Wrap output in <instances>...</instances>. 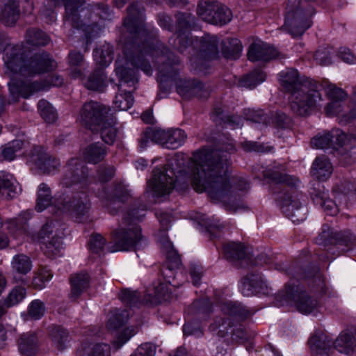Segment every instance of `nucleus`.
<instances>
[{
	"instance_id": "obj_1",
	"label": "nucleus",
	"mask_w": 356,
	"mask_h": 356,
	"mask_svg": "<svg viewBox=\"0 0 356 356\" xmlns=\"http://www.w3.org/2000/svg\"><path fill=\"white\" fill-rule=\"evenodd\" d=\"M127 10L121 35L124 54L133 66L150 75L152 68L145 55L154 57L158 43L163 42L157 38L156 30L144 22L145 8L140 3H132Z\"/></svg>"
},
{
	"instance_id": "obj_2",
	"label": "nucleus",
	"mask_w": 356,
	"mask_h": 356,
	"mask_svg": "<svg viewBox=\"0 0 356 356\" xmlns=\"http://www.w3.org/2000/svg\"><path fill=\"white\" fill-rule=\"evenodd\" d=\"M195 167L192 186L197 192L207 191L211 199L222 197V149L221 144L202 147L193 154Z\"/></svg>"
},
{
	"instance_id": "obj_3",
	"label": "nucleus",
	"mask_w": 356,
	"mask_h": 356,
	"mask_svg": "<svg viewBox=\"0 0 356 356\" xmlns=\"http://www.w3.org/2000/svg\"><path fill=\"white\" fill-rule=\"evenodd\" d=\"M153 62L156 67L157 81L163 92H168L175 83L177 93L183 98L189 99L193 97L201 98L204 86L197 79H186L179 77L180 60L163 43H158Z\"/></svg>"
},
{
	"instance_id": "obj_4",
	"label": "nucleus",
	"mask_w": 356,
	"mask_h": 356,
	"mask_svg": "<svg viewBox=\"0 0 356 356\" xmlns=\"http://www.w3.org/2000/svg\"><path fill=\"white\" fill-rule=\"evenodd\" d=\"M279 81L282 88L291 93V108L296 114L307 115L323 105L324 99L318 92V83L314 81L302 82L296 70L282 71L279 74Z\"/></svg>"
},
{
	"instance_id": "obj_5",
	"label": "nucleus",
	"mask_w": 356,
	"mask_h": 356,
	"mask_svg": "<svg viewBox=\"0 0 356 356\" xmlns=\"http://www.w3.org/2000/svg\"><path fill=\"white\" fill-rule=\"evenodd\" d=\"M51 6H59L63 3L65 6L63 15V26L82 30L86 38V47L92 38L96 37L100 27L97 22L101 13L107 14L108 7L103 4L83 7L84 0H47Z\"/></svg>"
},
{
	"instance_id": "obj_6",
	"label": "nucleus",
	"mask_w": 356,
	"mask_h": 356,
	"mask_svg": "<svg viewBox=\"0 0 356 356\" xmlns=\"http://www.w3.org/2000/svg\"><path fill=\"white\" fill-rule=\"evenodd\" d=\"M29 51L23 44L14 45L6 49L3 61L5 66L4 74L13 81L14 76H33L54 70L57 65L49 54L42 51L29 57ZM9 86V84H8Z\"/></svg>"
},
{
	"instance_id": "obj_7",
	"label": "nucleus",
	"mask_w": 356,
	"mask_h": 356,
	"mask_svg": "<svg viewBox=\"0 0 356 356\" xmlns=\"http://www.w3.org/2000/svg\"><path fill=\"white\" fill-rule=\"evenodd\" d=\"M145 211V204H140L138 207L131 208L127 211L122 218V225L112 232V240L114 243L112 252L134 250L141 241V228L136 221L141 220Z\"/></svg>"
},
{
	"instance_id": "obj_8",
	"label": "nucleus",
	"mask_w": 356,
	"mask_h": 356,
	"mask_svg": "<svg viewBox=\"0 0 356 356\" xmlns=\"http://www.w3.org/2000/svg\"><path fill=\"white\" fill-rule=\"evenodd\" d=\"M278 306L294 305L302 314H309L317 307V301L312 299L299 285L286 284L276 296Z\"/></svg>"
},
{
	"instance_id": "obj_9",
	"label": "nucleus",
	"mask_w": 356,
	"mask_h": 356,
	"mask_svg": "<svg viewBox=\"0 0 356 356\" xmlns=\"http://www.w3.org/2000/svg\"><path fill=\"white\" fill-rule=\"evenodd\" d=\"M63 81L60 75L51 74L42 81H13L9 83V92L13 102H16L20 96L28 98L33 93L44 90L50 86H61Z\"/></svg>"
},
{
	"instance_id": "obj_10",
	"label": "nucleus",
	"mask_w": 356,
	"mask_h": 356,
	"mask_svg": "<svg viewBox=\"0 0 356 356\" xmlns=\"http://www.w3.org/2000/svg\"><path fill=\"white\" fill-rule=\"evenodd\" d=\"M55 207L63 212L68 213L76 222L84 221L90 207V200L84 191L74 192L70 197L60 196L55 201Z\"/></svg>"
},
{
	"instance_id": "obj_11",
	"label": "nucleus",
	"mask_w": 356,
	"mask_h": 356,
	"mask_svg": "<svg viewBox=\"0 0 356 356\" xmlns=\"http://www.w3.org/2000/svg\"><path fill=\"white\" fill-rule=\"evenodd\" d=\"M248 182L241 177L232 175V171L224 170V209L235 213L242 207L238 198V192L246 191Z\"/></svg>"
},
{
	"instance_id": "obj_12",
	"label": "nucleus",
	"mask_w": 356,
	"mask_h": 356,
	"mask_svg": "<svg viewBox=\"0 0 356 356\" xmlns=\"http://www.w3.org/2000/svg\"><path fill=\"white\" fill-rule=\"evenodd\" d=\"M60 184L65 188L79 184L82 190L86 189L90 184L87 165L80 159H70L64 167Z\"/></svg>"
},
{
	"instance_id": "obj_13",
	"label": "nucleus",
	"mask_w": 356,
	"mask_h": 356,
	"mask_svg": "<svg viewBox=\"0 0 356 356\" xmlns=\"http://www.w3.org/2000/svg\"><path fill=\"white\" fill-rule=\"evenodd\" d=\"M112 115L110 107L94 101L85 103L79 113L81 124L90 131H97L103 121Z\"/></svg>"
},
{
	"instance_id": "obj_14",
	"label": "nucleus",
	"mask_w": 356,
	"mask_h": 356,
	"mask_svg": "<svg viewBox=\"0 0 356 356\" xmlns=\"http://www.w3.org/2000/svg\"><path fill=\"white\" fill-rule=\"evenodd\" d=\"M175 172L168 170L165 166L155 168L152 171V177L149 181V186L158 195L169 194L174 188L180 191L179 182L176 181Z\"/></svg>"
},
{
	"instance_id": "obj_15",
	"label": "nucleus",
	"mask_w": 356,
	"mask_h": 356,
	"mask_svg": "<svg viewBox=\"0 0 356 356\" xmlns=\"http://www.w3.org/2000/svg\"><path fill=\"white\" fill-rule=\"evenodd\" d=\"M318 92H320L321 88H323L327 98L330 100L325 107L326 115L331 116L339 114L342 111L341 102L346 99L347 93L341 88L330 83H318Z\"/></svg>"
},
{
	"instance_id": "obj_16",
	"label": "nucleus",
	"mask_w": 356,
	"mask_h": 356,
	"mask_svg": "<svg viewBox=\"0 0 356 356\" xmlns=\"http://www.w3.org/2000/svg\"><path fill=\"white\" fill-rule=\"evenodd\" d=\"M197 13L207 23L221 25L222 22V8L216 0H202L197 4Z\"/></svg>"
},
{
	"instance_id": "obj_17",
	"label": "nucleus",
	"mask_w": 356,
	"mask_h": 356,
	"mask_svg": "<svg viewBox=\"0 0 356 356\" xmlns=\"http://www.w3.org/2000/svg\"><path fill=\"white\" fill-rule=\"evenodd\" d=\"M52 233L51 225L47 223L42 227L39 234L41 249L50 258L58 254L63 245L62 238L56 235L51 237Z\"/></svg>"
},
{
	"instance_id": "obj_18",
	"label": "nucleus",
	"mask_w": 356,
	"mask_h": 356,
	"mask_svg": "<svg viewBox=\"0 0 356 356\" xmlns=\"http://www.w3.org/2000/svg\"><path fill=\"white\" fill-rule=\"evenodd\" d=\"M31 161L42 173H50L60 167V161L55 156L47 152L43 147H35L31 156Z\"/></svg>"
},
{
	"instance_id": "obj_19",
	"label": "nucleus",
	"mask_w": 356,
	"mask_h": 356,
	"mask_svg": "<svg viewBox=\"0 0 356 356\" xmlns=\"http://www.w3.org/2000/svg\"><path fill=\"white\" fill-rule=\"evenodd\" d=\"M248 58L252 62H268L278 56L277 50L267 43L257 40L248 47Z\"/></svg>"
},
{
	"instance_id": "obj_20",
	"label": "nucleus",
	"mask_w": 356,
	"mask_h": 356,
	"mask_svg": "<svg viewBox=\"0 0 356 356\" xmlns=\"http://www.w3.org/2000/svg\"><path fill=\"white\" fill-rule=\"evenodd\" d=\"M309 193L314 202L321 205L327 215L334 216L339 213L338 205L332 200L326 197L324 187L319 182L314 184Z\"/></svg>"
},
{
	"instance_id": "obj_21",
	"label": "nucleus",
	"mask_w": 356,
	"mask_h": 356,
	"mask_svg": "<svg viewBox=\"0 0 356 356\" xmlns=\"http://www.w3.org/2000/svg\"><path fill=\"white\" fill-rule=\"evenodd\" d=\"M224 314L227 315V320L231 326L251 317L254 312L243 304L237 302H224Z\"/></svg>"
},
{
	"instance_id": "obj_22",
	"label": "nucleus",
	"mask_w": 356,
	"mask_h": 356,
	"mask_svg": "<svg viewBox=\"0 0 356 356\" xmlns=\"http://www.w3.org/2000/svg\"><path fill=\"white\" fill-rule=\"evenodd\" d=\"M218 40L208 33L198 40V56L204 60H213L218 57Z\"/></svg>"
},
{
	"instance_id": "obj_23",
	"label": "nucleus",
	"mask_w": 356,
	"mask_h": 356,
	"mask_svg": "<svg viewBox=\"0 0 356 356\" xmlns=\"http://www.w3.org/2000/svg\"><path fill=\"white\" fill-rule=\"evenodd\" d=\"M346 135L339 130L317 135L311 140V145L316 149H326L336 144L341 147L345 144Z\"/></svg>"
},
{
	"instance_id": "obj_24",
	"label": "nucleus",
	"mask_w": 356,
	"mask_h": 356,
	"mask_svg": "<svg viewBox=\"0 0 356 356\" xmlns=\"http://www.w3.org/2000/svg\"><path fill=\"white\" fill-rule=\"evenodd\" d=\"M164 166L168 170H172L175 172L176 181L181 184L180 191L186 190L188 188V177L184 156L176 154Z\"/></svg>"
},
{
	"instance_id": "obj_25",
	"label": "nucleus",
	"mask_w": 356,
	"mask_h": 356,
	"mask_svg": "<svg viewBox=\"0 0 356 356\" xmlns=\"http://www.w3.org/2000/svg\"><path fill=\"white\" fill-rule=\"evenodd\" d=\"M116 120L113 114L101 124L93 134H99L102 140L107 145H112L116 140L118 129L115 127Z\"/></svg>"
},
{
	"instance_id": "obj_26",
	"label": "nucleus",
	"mask_w": 356,
	"mask_h": 356,
	"mask_svg": "<svg viewBox=\"0 0 356 356\" xmlns=\"http://www.w3.org/2000/svg\"><path fill=\"white\" fill-rule=\"evenodd\" d=\"M333 167L325 156L316 158L311 168L312 175L318 181H326L332 175Z\"/></svg>"
},
{
	"instance_id": "obj_27",
	"label": "nucleus",
	"mask_w": 356,
	"mask_h": 356,
	"mask_svg": "<svg viewBox=\"0 0 356 356\" xmlns=\"http://www.w3.org/2000/svg\"><path fill=\"white\" fill-rule=\"evenodd\" d=\"M84 86L90 90L102 92L106 86V76L102 67L95 68L86 79L82 80Z\"/></svg>"
},
{
	"instance_id": "obj_28",
	"label": "nucleus",
	"mask_w": 356,
	"mask_h": 356,
	"mask_svg": "<svg viewBox=\"0 0 356 356\" xmlns=\"http://www.w3.org/2000/svg\"><path fill=\"white\" fill-rule=\"evenodd\" d=\"M90 277L87 273L81 272L70 277L71 293L69 298L75 302L84 290L89 286Z\"/></svg>"
},
{
	"instance_id": "obj_29",
	"label": "nucleus",
	"mask_w": 356,
	"mask_h": 356,
	"mask_svg": "<svg viewBox=\"0 0 356 356\" xmlns=\"http://www.w3.org/2000/svg\"><path fill=\"white\" fill-rule=\"evenodd\" d=\"M332 343V341L323 332H316L308 340L311 350L318 354L327 353Z\"/></svg>"
},
{
	"instance_id": "obj_30",
	"label": "nucleus",
	"mask_w": 356,
	"mask_h": 356,
	"mask_svg": "<svg viewBox=\"0 0 356 356\" xmlns=\"http://www.w3.org/2000/svg\"><path fill=\"white\" fill-rule=\"evenodd\" d=\"M19 17V0H6L0 19L6 26L14 25Z\"/></svg>"
},
{
	"instance_id": "obj_31",
	"label": "nucleus",
	"mask_w": 356,
	"mask_h": 356,
	"mask_svg": "<svg viewBox=\"0 0 356 356\" xmlns=\"http://www.w3.org/2000/svg\"><path fill=\"white\" fill-rule=\"evenodd\" d=\"M107 154V148L99 143L88 145L83 152V159L90 163L97 164L104 160Z\"/></svg>"
},
{
	"instance_id": "obj_32",
	"label": "nucleus",
	"mask_w": 356,
	"mask_h": 356,
	"mask_svg": "<svg viewBox=\"0 0 356 356\" xmlns=\"http://www.w3.org/2000/svg\"><path fill=\"white\" fill-rule=\"evenodd\" d=\"M20 353L26 356H33L38 351V339L33 333L22 334L18 340Z\"/></svg>"
},
{
	"instance_id": "obj_33",
	"label": "nucleus",
	"mask_w": 356,
	"mask_h": 356,
	"mask_svg": "<svg viewBox=\"0 0 356 356\" xmlns=\"http://www.w3.org/2000/svg\"><path fill=\"white\" fill-rule=\"evenodd\" d=\"M243 51L241 42L236 38H227L224 41V59L238 60Z\"/></svg>"
},
{
	"instance_id": "obj_34",
	"label": "nucleus",
	"mask_w": 356,
	"mask_h": 356,
	"mask_svg": "<svg viewBox=\"0 0 356 356\" xmlns=\"http://www.w3.org/2000/svg\"><path fill=\"white\" fill-rule=\"evenodd\" d=\"M332 344L339 353L346 355L352 354L356 347L354 337L345 332H341Z\"/></svg>"
},
{
	"instance_id": "obj_35",
	"label": "nucleus",
	"mask_w": 356,
	"mask_h": 356,
	"mask_svg": "<svg viewBox=\"0 0 356 356\" xmlns=\"http://www.w3.org/2000/svg\"><path fill=\"white\" fill-rule=\"evenodd\" d=\"M81 356H111V348L106 343L91 344L83 343L79 350Z\"/></svg>"
},
{
	"instance_id": "obj_36",
	"label": "nucleus",
	"mask_w": 356,
	"mask_h": 356,
	"mask_svg": "<svg viewBox=\"0 0 356 356\" xmlns=\"http://www.w3.org/2000/svg\"><path fill=\"white\" fill-rule=\"evenodd\" d=\"M161 243L165 250L167 268L170 270L178 268L181 264V259L172 243L168 238H163L161 240Z\"/></svg>"
},
{
	"instance_id": "obj_37",
	"label": "nucleus",
	"mask_w": 356,
	"mask_h": 356,
	"mask_svg": "<svg viewBox=\"0 0 356 356\" xmlns=\"http://www.w3.org/2000/svg\"><path fill=\"white\" fill-rule=\"evenodd\" d=\"M261 277L257 273H250L244 276L241 280V291L244 296H251L259 286Z\"/></svg>"
},
{
	"instance_id": "obj_38",
	"label": "nucleus",
	"mask_w": 356,
	"mask_h": 356,
	"mask_svg": "<svg viewBox=\"0 0 356 356\" xmlns=\"http://www.w3.org/2000/svg\"><path fill=\"white\" fill-rule=\"evenodd\" d=\"M26 42L32 46L40 47L47 45L50 39L49 36L37 28H30L26 30Z\"/></svg>"
},
{
	"instance_id": "obj_39",
	"label": "nucleus",
	"mask_w": 356,
	"mask_h": 356,
	"mask_svg": "<svg viewBox=\"0 0 356 356\" xmlns=\"http://www.w3.org/2000/svg\"><path fill=\"white\" fill-rule=\"evenodd\" d=\"M129 313L127 309H114L111 311L106 327L108 330H117L122 327L129 319Z\"/></svg>"
},
{
	"instance_id": "obj_40",
	"label": "nucleus",
	"mask_w": 356,
	"mask_h": 356,
	"mask_svg": "<svg viewBox=\"0 0 356 356\" xmlns=\"http://www.w3.org/2000/svg\"><path fill=\"white\" fill-rule=\"evenodd\" d=\"M266 74L261 70H254L244 75L239 83L241 86L252 89L266 80Z\"/></svg>"
},
{
	"instance_id": "obj_41",
	"label": "nucleus",
	"mask_w": 356,
	"mask_h": 356,
	"mask_svg": "<svg viewBox=\"0 0 356 356\" xmlns=\"http://www.w3.org/2000/svg\"><path fill=\"white\" fill-rule=\"evenodd\" d=\"M224 258L235 261L246 260L243 246L235 242H228L224 244Z\"/></svg>"
},
{
	"instance_id": "obj_42",
	"label": "nucleus",
	"mask_w": 356,
	"mask_h": 356,
	"mask_svg": "<svg viewBox=\"0 0 356 356\" xmlns=\"http://www.w3.org/2000/svg\"><path fill=\"white\" fill-rule=\"evenodd\" d=\"M52 195L50 188L44 183H42L39 186L38 192L37 204L35 209L38 211H42L49 205L52 202Z\"/></svg>"
},
{
	"instance_id": "obj_43",
	"label": "nucleus",
	"mask_w": 356,
	"mask_h": 356,
	"mask_svg": "<svg viewBox=\"0 0 356 356\" xmlns=\"http://www.w3.org/2000/svg\"><path fill=\"white\" fill-rule=\"evenodd\" d=\"M93 56L96 63L103 68L111 63L113 58V51L109 46H102L94 49Z\"/></svg>"
},
{
	"instance_id": "obj_44",
	"label": "nucleus",
	"mask_w": 356,
	"mask_h": 356,
	"mask_svg": "<svg viewBox=\"0 0 356 356\" xmlns=\"http://www.w3.org/2000/svg\"><path fill=\"white\" fill-rule=\"evenodd\" d=\"M186 139L184 131L180 129L168 130L166 148L177 149L184 144Z\"/></svg>"
},
{
	"instance_id": "obj_45",
	"label": "nucleus",
	"mask_w": 356,
	"mask_h": 356,
	"mask_svg": "<svg viewBox=\"0 0 356 356\" xmlns=\"http://www.w3.org/2000/svg\"><path fill=\"white\" fill-rule=\"evenodd\" d=\"M11 264L13 270L22 275L27 274L32 268L31 259L23 254L15 255L13 259Z\"/></svg>"
},
{
	"instance_id": "obj_46",
	"label": "nucleus",
	"mask_w": 356,
	"mask_h": 356,
	"mask_svg": "<svg viewBox=\"0 0 356 356\" xmlns=\"http://www.w3.org/2000/svg\"><path fill=\"white\" fill-rule=\"evenodd\" d=\"M115 70L120 82L118 86L120 90L122 82L129 86H134L138 82L135 71L133 69L127 68L122 65H118Z\"/></svg>"
},
{
	"instance_id": "obj_47",
	"label": "nucleus",
	"mask_w": 356,
	"mask_h": 356,
	"mask_svg": "<svg viewBox=\"0 0 356 356\" xmlns=\"http://www.w3.org/2000/svg\"><path fill=\"white\" fill-rule=\"evenodd\" d=\"M119 298L124 304L131 307L137 306L141 303V296L138 291L129 289H122L119 293Z\"/></svg>"
},
{
	"instance_id": "obj_48",
	"label": "nucleus",
	"mask_w": 356,
	"mask_h": 356,
	"mask_svg": "<svg viewBox=\"0 0 356 356\" xmlns=\"http://www.w3.org/2000/svg\"><path fill=\"white\" fill-rule=\"evenodd\" d=\"M50 337L58 350H63L65 348V343L68 338V332L66 330L60 327H54L50 331Z\"/></svg>"
},
{
	"instance_id": "obj_49",
	"label": "nucleus",
	"mask_w": 356,
	"mask_h": 356,
	"mask_svg": "<svg viewBox=\"0 0 356 356\" xmlns=\"http://www.w3.org/2000/svg\"><path fill=\"white\" fill-rule=\"evenodd\" d=\"M211 311V304L207 299L195 300L187 309V312L191 315L209 314Z\"/></svg>"
},
{
	"instance_id": "obj_50",
	"label": "nucleus",
	"mask_w": 356,
	"mask_h": 356,
	"mask_svg": "<svg viewBox=\"0 0 356 356\" xmlns=\"http://www.w3.org/2000/svg\"><path fill=\"white\" fill-rule=\"evenodd\" d=\"M134 99L130 91L126 90L119 92L115 95L114 104L121 111L128 110L134 104Z\"/></svg>"
},
{
	"instance_id": "obj_51",
	"label": "nucleus",
	"mask_w": 356,
	"mask_h": 356,
	"mask_svg": "<svg viewBox=\"0 0 356 356\" xmlns=\"http://www.w3.org/2000/svg\"><path fill=\"white\" fill-rule=\"evenodd\" d=\"M41 117L47 123H53L57 117L56 112L52 106L46 100L42 99L38 104Z\"/></svg>"
},
{
	"instance_id": "obj_52",
	"label": "nucleus",
	"mask_w": 356,
	"mask_h": 356,
	"mask_svg": "<svg viewBox=\"0 0 356 356\" xmlns=\"http://www.w3.org/2000/svg\"><path fill=\"white\" fill-rule=\"evenodd\" d=\"M110 196L113 200L121 202H125L131 197L129 191L126 186L121 183L113 184Z\"/></svg>"
},
{
	"instance_id": "obj_53",
	"label": "nucleus",
	"mask_w": 356,
	"mask_h": 356,
	"mask_svg": "<svg viewBox=\"0 0 356 356\" xmlns=\"http://www.w3.org/2000/svg\"><path fill=\"white\" fill-rule=\"evenodd\" d=\"M264 177L272 179L277 184H286L287 186H295L298 179H294L287 175H282L277 172H270L267 170L264 172Z\"/></svg>"
},
{
	"instance_id": "obj_54",
	"label": "nucleus",
	"mask_w": 356,
	"mask_h": 356,
	"mask_svg": "<svg viewBox=\"0 0 356 356\" xmlns=\"http://www.w3.org/2000/svg\"><path fill=\"white\" fill-rule=\"evenodd\" d=\"M26 293V292L24 288L20 286L15 287L7 296L3 305L7 308L17 305L24 298Z\"/></svg>"
},
{
	"instance_id": "obj_55",
	"label": "nucleus",
	"mask_w": 356,
	"mask_h": 356,
	"mask_svg": "<svg viewBox=\"0 0 356 356\" xmlns=\"http://www.w3.org/2000/svg\"><path fill=\"white\" fill-rule=\"evenodd\" d=\"M243 114L247 120L257 123H263L265 124H268L270 122L268 117L262 110L247 108L244 110Z\"/></svg>"
},
{
	"instance_id": "obj_56",
	"label": "nucleus",
	"mask_w": 356,
	"mask_h": 356,
	"mask_svg": "<svg viewBox=\"0 0 356 356\" xmlns=\"http://www.w3.org/2000/svg\"><path fill=\"white\" fill-rule=\"evenodd\" d=\"M309 285L314 292L320 295L326 293L327 286L325 278L318 271L309 279Z\"/></svg>"
},
{
	"instance_id": "obj_57",
	"label": "nucleus",
	"mask_w": 356,
	"mask_h": 356,
	"mask_svg": "<svg viewBox=\"0 0 356 356\" xmlns=\"http://www.w3.org/2000/svg\"><path fill=\"white\" fill-rule=\"evenodd\" d=\"M23 143L16 140L8 143L3 147L1 154L5 160L12 161L15 157V154L22 149Z\"/></svg>"
},
{
	"instance_id": "obj_58",
	"label": "nucleus",
	"mask_w": 356,
	"mask_h": 356,
	"mask_svg": "<svg viewBox=\"0 0 356 356\" xmlns=\"http://www.w3.org/2000/svg\"><path fill=\"white\" fill-rule=\"evenodd\" d=\"M45 310V305L43 302L40 300H34L30 303L27 313L31 318L38 320L44 316Z\"/></svg>"
},
{
	"instance_id": "obj_59",
	"label": "nucleus",
	"mask_w": 356,
	"mask_h": 356,
	"mask_svg": "<svg viewBox=\"0 0 356 356\" xmlns=\"http://www.w3.org/2000/svg\"><path fill=\"white\" fill-rule=\"evenodd\" d=\"M51 276L49 270L44 267L40 268L33 278V286L36 289H42L44 286V283L49 280Z\"/></svg>"
},
{
	"instance_id": "obj_60",
	"label": "nucleus",
	"mask_w": 356,
	"mask_h": 356,
	"mask_svg": "<svg viewBox=\"0 0 356 356\" xmlns=\"http://www.w3.org/2000/svg\"><path fill=\"white\" fill-rule=\"evenodd\" d=\"M175 17L177 29L179 32L191 28L194 24V17L189 13H177Z\"/></svg>"
},
{
	"instance_id": "obj_61",
	"label": "nucleus",
	"mask_w": 356,
	"mask_h": 356,
	"mask_svg": "<svg viewBox=\"0 0 356 356\" xmlns=\"http://www.w3.org/2000/svg\"><path fill=\"white\" fill-rule=\"evenodd\" d=\"M356 191V185L350 181H344L337 185L334 189V197L340 199L341 195L354 194Z\"/></svg>"
},
{
	"instance_id": "obj_62",
	"label": "nucleus",
	"mask_w": 356,
	"mask_h": 356,
	"mask_svg": "<svg viewBox=\"0 0 356 356\" xmlns=\"http://www.w3.org/2000/svg\"><path fill=\"white\" fill-rule=\"evenodd\" d=\"M106 239L99 234H93L91 235L88 245L90 250L94 253H99L106 245Z\"/></svg>"
},
{
	"instance_id": "obj_63",
	"label": "nucleus",
	"mask_w": 356,
	"mask_h": 356,
	"mask_svg": "<svg viewBox=\"0 0 356 356\" xmlns=\"http://www.w3.org/2000/svg\"><path fill=\"white\" fill-rule=\"evenodd\" d=\"M115 168L113 165H99L97 171L99 181L104 183L108 182L112 179L115 175Z\"/></svg>"
},
{
	"instance_id": "obj_64",
	"label": "nucleus",
	"mask_w": 356,
	"mask_h": 356,
	"mask_svg": "<svg viewBox=\"0 0 356 356\" xmlns=\"http://www.w3.org/2000/svg\"><path fill=\"white\" fill-rule=\"evenodd\" d=\"M301 195L295 192L286 193L284 194V197H281L282 199V204L285 207H291L293 209H298L301 207Z\"/></svg>"
}]
</instances>
